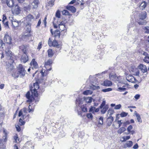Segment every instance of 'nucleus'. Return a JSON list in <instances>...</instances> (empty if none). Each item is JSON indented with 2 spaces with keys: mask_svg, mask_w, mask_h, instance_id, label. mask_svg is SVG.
Segmentation results:
<instances>
[{
  "mask_svg": "<svg viewBox=\"0 0 149 149\" xmlns=\"http://www.w3.org/2000/svg\"><path fill=\"white\" fill-rule=\"evenodd\" d=\"M26 72L24 66L20 64L17 67V70L13 71L12 75L14 78H17L19 77L22 78L24 76Z\"/></svg>",
  "mask_w": 149,
  "mask_h": 149,
  "instance_id": "f257e3e1",
  "label": "nucleus"
},
{
  "mask_svg": "<svg viewBox=\"0 0 149 149\" xmlns=\"http://www.w3.org/2000/svg\"><path fill=\"white\" fill-rule=\"evenodd\" d=\"M27 109L26 108H24L20 110L19 113V116H21L23 119H26V118H29V114L27 115L26 116V113H27Z\"/></svg>",
  "mask_w": 149,
  "mask_h": 149,
  "instance_id": "f03ea898",
  "label": "nucleus"
},
{
  "mask_svg": "<svg viewBox=\"0 0 149 149\" xmlns=\"http://www.w3.org/2000/svg\"><path fill=\"white\" fill-rule=\"evenodd\" d=\"M5 54H6V56L7 58L9 61H11V62L13 63L14 61L12 57V54L11 51L9 50L8 48H7L6 49L5 51Z\"/></svg>",
  "mask_w": 149,
  "mask_h": 149,
  "instance_id": "7ed1b4c3",
  "label": "nucleus"
},
{
  "mask_svg": "<svg viewBox=\"0 0 149 149\" xmlns=\"http://www.w3.org/2000/svg\"><path fill=\"white\" fill-rule=\"evenodd\" d=\"M125 74V75H126V79L128 81L134 83H139L138 81L132 75H127V74L126 72Z\"/></svg>",
  "mask_w": 149,
  "mask_h": 149,
  "instance_id": "20e7f679",
  "label": "nucleus"
},
{
  "mask_svg": "<svg viewBox=\"0 0 149 149\" xmlns=\"http://www.w3.org/2000/svg\"><path fill=\"white\" fill-rule=\"evenodd\" d=\"M11 62V61H9L6 65V68L8 73H10L14 68V67Z\"/></svg>",
  "mask_w": 149,
  "mask_h": 149,
  "instance_id": "39448f33",
  "label": "nucleus"
},
{
  "mask_svg": "<svg viewBox=\"0 0 149 149\" xmlns=\"http://www.w3.org/2000/svg\"><path fill=\"white\" fill-rule=\"evenodd\" d=\"M109 79L114 81H118L119 80V77H117L116 74L111 73L109 74Z\"/></svg>",
  "mask_w": 149,
  "mask_h": 149,
  "instance_id": "423d86ee",
  "label": "nucleus"
},
{
  "mask_svg": "<svg viewBox=\"0 0 149 149\" xmlns=\"http://www.w3.org/2000/svg\"><path fill=\"white\" fill-rule=\"evenodd\" d=\"M138 68L143 73L146 72L147 71V69L146 66L142 64H140L138 66Z\"/></svg>",
  "mask_w": 149,
  "mask_h": 149,
  "instance_id": "0eeeda50",
  "label": "nucleus"
},
{
  "mask_svg": "<svg viewBox=\"0 0 149 149\" xmlns=\"http://www.w3.org/2000/svg\"><path fill=\"white\" fill-rule=\"evenodd\" d=\"M28 60L29 58L26 54H23L21 58V62L25 63L28 61Z\"/></svg>",
  "mask_w": 149,
  "mask_h": 149,
  "instance_id": "6e6552de",
  "label": "nucleus"
},
{
  "mask_svg": "<svg viewBox=\"0 0 149 149\" xmlns=\"http://www.w3.org/2000/svg\"><path fill=\"white\" fill-rule=\"evenodd\" d=\"M11 38L8 35L6 34L4 38V40L6 43L10 44H12Z\"/></svg>",
  "mask_w": 149,
  "mask_h": 149,
  "instance_id": "1a4fd4ad",
  "label": "nucleus"
},
{
  "mask_svg": "<svg viewBox=\"0 0 149 149\" xmlns=\"http://www.w3.org/2000/svg\"><path fill=\"white\" fill-rule=\"evenodd\" d=\"M38 0H34L30 4V7L33 8H36L38 7Z\"/></svg>",
  "mask_w": 149,
  "mask_h": 149,
  "instance_id": "9d476101",
  "label": "nucleus"
},
{
  "mask_svg": "<svg viewBox=\"0 0 149 149\" xmlns=\"http://www.w3.org/2000/svg\"><path fill=\"white\" fill-rule=\"evenodd\" d=\"M28 46L26 45H22L19 47V49L23 52V54L26 53L28 49Z\"/></svg>",
  "mask_w": 149,
  "mask_h": 149,
  "instance_id": "9b49d317",
  "label": "nucleus"
},
{
  "mask_svg": "<svg viewBox=\"0 0 149 149\" xmlns=\"http://www.w3.org/2000/svg\"><path fill=\"white\" fill-rule=\"evenodd\" d=\"M32 36V35L30 33L26 35H23L22 36V38L23 40L27 41L29 39V38Z\"/></svg>",
  "mask_w": 149,
  "mask_h": 149,
  "instance_id": "f8f14e48",
  "label": "nucleus"
},
{
  "mask_svg": "<svg viewBox=\"0 0 149 149\" xmlns=\"http://www.w3.org/2000/svg\"><path fill=\"white\" fill-rule=\"evenodd\" d=\"M26 97L28 99V100H27V102H31L33 101V98L32 97L30 96V93L29 92H28L26 93Z\"/></svg>",
  "mask_w": 149,
  "mask_h": 149,
  "instance_id": "ddd939ff",
  "label": "nucleus"
},
{
  "mask_svg": "<svg viewBox=\"0 0 149 149\" xmlns=\"http://www.w3.org/2000/svg\"><path fill=\"white\" fill-rule=\"evenodd\" d=\"M112 84V82L108 80H106L104 81L103 85L105 86H111Z\"/></svg>",
  "mask_w": 149,
  "mask_h": 149,
  "instance_id": "4468645a",
  "label": "nucleus"
},
{
  "mask_svg": "<svg viewBox=\"0 0 149 149\" xmlns=\"http://www.w3.org/2000/svg\"><path fill=\"white\" fill-rule=\"evenodd\" d=\"M132 145V142L131 141H127L124 145L123 147L125 148H129L131 147Z\"/></svg>",
  "mask_w": 149,
  "mask_h": 149,
  "instance_id": "2eb2a0df",
  "label": "nucleus"
},
{
  "mask_svg": "<svg viewBox=\"0 0 149 149\" xmlns=\"http://www.w3.org/2000/svg\"><path fill=\"white\" fill-rule=\"evenodd\" d=\"M6 3L7 5L9 7H11L13 6V0H6Z\"/></svg>",
  "mask_w": 149,
  "mask_h": 149,
  "instance_id": "dca6fc26",
  "label": "nucleus"
},
{
  "mask_svg": "<svg viewBox=\"0 0 149 149\" xmlns=\"http://www.w3.org/2000/svg\"><path fill=\"white\" fill-rule=\"evenodd\" d=\"M146 17V13L145 11L143 12L140 14L139 17L140 19H144Z\"/></svg>",
  "mask_w": 149,
  "mask_h": 149,
  "instance_id": "f3484780",
  "label": "nucleus"
},
{
  "mask_svg": "<svg viewBox=\"0 0 149 149\" xmlns=\"http://www.w3.org/2000/svg\"><path fill=\"white\" fill-rule=\"evenodd\" d=\"M12 25L14 28L18 27L19 25L18 21L16 20V19H13L12 20Z\"/></svg>",
  "mask_w": 149,
  "mask_h": 149,
  "instance_id": "a211bd4d",
  "label": "nucleus"
},
{
  "mask_svg": "<svg viewBox=\"0 0 149 149\" xmlns=\"http://www.w3.org/2000/svg\"><path fill=\"white\" fill-rule=\"evenodd\" d=\"M66 8L68 10L71 11L72 13H74L76 11L75 8L72 6H67Z\"/></svg>",
  "mask_w": 149,
  "mask_h": 149,
  "instance_id": "6ab92c4d",
  "label": "nucleus"
},
{
  "mask_svg": "<svg viewBox=\"0 0 149 149\" xmlns=\"http://www.w3.org/2000/svg\"><path fill=\"white\" fill-rule=\"evenodd\" d=\"M20 11L19 7L17 5H16L13 9L14 12L17 14H18L20 13Z\"/></svg>",
  "mask_w": 149,
  "mask_h": 149,
  "instance_id": "aec40b11",
  "label": "nucleus"
},
{
  "mask_svg": "<svg viewBox=\"0 0 149 149\" xmlns=\"http://www.w3.org/2000/svg\"><path fill=\"white\" fill-rule=\"evenodd\" d=\"M55 0H50L48 1L46 4V6L52 7L54 5V2Z\"/></svg>",
  "mask_w": 149,
  "mask_h": 149,
  "instance_id": "412c9836",
  "label": "nucleus"
},
{
  "mask_svg": "<svg viewBox=\"0 0 149 149\" xmlns=\"http://www.w3.org/2000/svg\"><path fill=\"white\" fill-rule=\"evenodd\" d=\"M33 87L31 88V91L32 93V95H33L35 97H37L38 96V93H37V90L33 89Z\"/></svg>",
  "mask_w": 149,
  "mask_h": 149,
  "instance_id": "4be33fe9",
  "label": "nucleus"
},
{
  "mask_svg": "<svg viewBox=\"0 0 149 149\" xmlns=\"http://www.w3.org/2000/svg\"><path fill=\"white\" fill-rule=\"evenodd\" d=\"M146 6V3L145 1H143L140 5L139 6V8L141 10L144 9Z\"/></svg>",
  "mask_w": 149,
  "mask_h": 149,
  "instance_id": "5701e85b",
  "label": "nucleus"
},
{
  "mask_svg": "<svg viewBox=\"0 0 149 149\" xmlns=\"http://www.w3.org/2000/svg\"><path fill=\"white\" fill-rule=\"evenodd\" d=\"M108 108V106L107 105H106L102 108V109L101 110V113L102 114L105 113Z\"/></svg>",
  "mask_w": 149,
  "mask_h": 149,
  "instance_id": "b1692460",
  "label": "nucleus"
},
{
  "mask_svg": "<svg viewBox=\"0 0 149 149\" xmlns=\"http://www.w3.org/2000/svg\"><path fill=\"white\" fill-rule=\"evenodd\" d=\"M3 133L4 135L3 137V139L4 140V141L6 142L7 141V137L8 135L7 131L4 129L3 130Z\"/></svg>",
  "mask_w": 149,
  "mask_h": 149,
  "instance_id": "393cba45",
  "label": "nucleus"
},
{
  "mask_svg": "<svg viewBox=\"0 0 149 149\" xmlns=\"http://www.w3.org/2000/svg\"><path fill=\"white\" fill-rule=\"evenodd\" d=\"M134 114L136 117L137 119L138 122H140L141 123H142V120L141 119L140 115L139 113H138L136 111L134 112Z\"/></svg>",
  "mask_w": 149,
  "mask_h": 149,
  "instance_id": "a878e982",
  "label": "nucleus"
},
{
  "mask_svg": "<svg viewBox=\"0 0 149 149\" xmlns=\"http://www.w3.org/2000/svg\"><path fill=\"white\" fill-rule=\"evenodd\" d=\"M93 99L91 97H87L84 98V100L87 103H91L92 102Z\"/></svg>",
  "mask_w": 149,
  "mask_h": 149,
  "instance_id": "bb28decb",
  "label": "nucleus"
},
{
  "mask_svg": "<svg viewBox=\"0 0 149 149\" xmlns=\"http://www.w3.org/2000/svg\"><path fill=\"white\" fill-rule=\"evenodd\" d=\"M126 130V129L124 127H121L117 131V133L121 134Z\"/></svg>",
  "mask_w": 149,
  "mask_h": 149,
  "instance_id": "cd10ccee",
  "label": "nucleus"
},
{
  "mask_svg": "<svg viewBox=\"0 0 149 149\" xmlns=\"http://www.w3.org/2000/svg\"><path fill=\"white\" fill-rule=\"evenodd\" d=\"M87 105L85 104L81 106V108L82 111L84 112H87V108L86 106Z\"/></svg>",
  "mask_w": 149,
  "mask_h": 149,
  "instance_id": "c85d7f7f",
  "label": "nucleus"
},
{
  "mask_svg": "<svg viewBox=\"0 0 149 149\" xmlns=\"http://www.w3.org/2000/svg\"><path fill=\"white\" fill-rule=\"evenodd\" d=\"M31 64L33 65L35 68H37L38 67L37 63L35 61V59H33L31 63Z\"/></svg>",
  "mask_w": 149,
  "mask_h": 149,
  "instance_id": "c756f323",
  "label": "nucleus"
},
{
  "mask_svg": "<svg viewBox=\"0 0 149 149\" xmlns=\"http://www.w3.org/2000/svg\"><path fill=\"white\" fill-rule=\"evenodd\" d=\"M93 93V91L90 90H87L84 91L83 94L84 95H88L91 94Z\"/></svg>",
  "mask_w": 149,
  "mask_h": 149,
  "instance_id": "7c9ffc66",
  "label": "nucleus"
},
{
  "mask_svg": "<svg viewBox=\"0 0 149 149\" xmlns=\"http://www.w3.org/2000/svg\"><path fill=\"white\" fill-rule=\"evenodd\" d=\"M48 53L49 56L50 57H52L54 55L52 50L51 49H49L48 50Z\"/></svg>",
  "mask_w": 149,
  "mask_h": 149,
  "instance_id": "2f4dec72",
  "label": "nucleus"
},
{
  "mask_svg": "<svg viewBox=\"0 0 149 149\" xmlns=\"http://www.w3.org/2000/svg\"><path fill=\"white\" fill-rule=\"evenodd\" d=\"M26 31L27 33H30L31 31V27L30 25L29 24L26 26Z\"/></svg>",
  "mask_w": 149,
  "mask_h": 149,
  "instance_id": "473e14b6",
  "label": "nucleus"
},
{
  "mask_svg": "<svg viewBox=\"0 0 149 149\" xmlns=\"http://www.w3.org/2000/svg\"><path fill=\"white\" fill-rule=\"evenodd\" d=\"M60 29V30L62 31H64L66 30V28L65 25H58Z\"/></svg>",
  "mask_w": 149,
  "mask_h": 149,
  "instance_id": "72a5a7b5",
  "label": "nucleus"
},
{
  "mask_svg": "<svg viewBox=\"0 0 149 149\" xmlns=\"http://www.w3.org/2000/svg\"><path fill=\"white\" fill-rule=\"evenodd\" d=\"M143 60L144 62L147 63H149V56H145Z\"/></svg>",
  "mask_w": 149,
  "mask_h": 149,
  "instance_id": "f704fd0d",
  "label": "nucleus"
},
{
  "mask_svg": "<svg viewBox=\"0 0 149 149\" xmlns=\"http://www.w3.org/2000/svg\"><path fill=\"white\" fill-rule=\"evenodd\" d=\"M108 119H110L109 120L110 123L109 124H108V125L109 126H110L111 125L113 121V117L112 116H110L109 117Z\"/></svg>",
  "mask_w": 149,
  "mask_h": 149,
  "instance_id": "c9c22d12",
  "label": "nucleus"
},
{
  "mask_svg": "<svg viewBox=\"0 0 149 149\" xmlns=\"http://www.w3.org/2000/svg\"><path fill=\"white\" fill-rule=\"evenodd\" d=\"M112 90V89L111 88H108L106 89H103L102 90V91L105 93L111 91Z\"/></svg>",
  "mask_w": 149,
  "mask_h": 149,
  "instance_id": "e433bc0d",
  "label": "nucleus"
},
{
  "mask_svg": "<svg viewBox=\"0 0 149 149\" xmlns=\"http://www.w3.org/2000/svg\"><path fill=\"white\" fill-rule=\"evenodd\" d=\"M58 46V43L55 40L53 41L52 46L54 47H57Z\"/></svg>",
  "mask_w": 149,
  "mask_h": 149,
  "instance_id": "4c0bfd02",
  "label": "nucleus"
},
{
  "mask_svg": "<svg viewBox=\"0 0 149 149\" xmlns=\"http://www.w3.org/2000/svg\"><path fill=\"white\" fill-rule=\"evenodd\" d=\"M52 63V60L51 59H49L47 62L45 63V65H50Z\"/></svg>",
  "mask_w": 149,
  "mask_h": 149,
  "instance_id": "58836bf2",
  "label": "nucleus"
},
{
  "mask_svg": "<svg viewBox=\"0 0 149 149\" xmlns=\"http://www.w3.org/2000/svg\"><path fill=\"white\" fill-rule=\"evenodd\" d=\"M125 87L124 86H123V87H119L118 88V89H117V91H119L120 92H122V91H125L126 89L124 88L123 87Z\"/></svg>",
  "mask_w": 149,
  "mask_h": 149,
  "instance_id": "ea45409f",
  "label": "nucleus"
},
{
  "mask_svg": "<svg viewBox=\"0 0 149 149\" xmlns=\"http://www.w3.org/2000/svg\"><path fill=\"white\" fill-rule=\"evenodd\" d=\"M62 14L63 15H69V13L68 10H64L62 11Z\"/></svg>",
  "mask_w": 149,
  "mask_h": 149,
  "instance_id": "a19ab883",
  "label": "nucleus"
},
{
  "mask_svg": "<svg viewBox=\"0 0 149 149\" xmlns=\"http://www.w3.org/2000/svg\"><path fill=\"white\" fill-rule=\"evenodd\" d=\"M33 86L34 88L33 89L37 90L39 88V86L38 85V84L37 82H36L33 84Z\"/></svg>",
  "mask_w": 149,
  "mask_h": 149,
  "instance_id": "79ce46f5",
  "label": "nucleus"
},
{
  "mask_svg": "<svg viewBox=\"0 0 149 149\" xmlns=\"http://www.w3.org/2000/svg\"><path fill=\"white\" fill-rule=\"evenodd\" d=\"M95 109V107L91 106V107L89 109V112H91L92 113H94V111Z\"/></svg>",
  "mask_w": 149,
  "mask_h": 149,
  "instance_id": "37998d69",
  "label": "nucleus"
},
{
  "mask_svg": "<svg viewBox=\"0 0 149 149\" xmlns=\"http://www.w3.org/2000/svg\"><path fill=\"white\" fill-rule=\"evenodd\" d=\"M113 111L110 109H109L107 111V116H108V115L109 116H111L113 114Z\"/></svg>",
  "mask_w": 149,
  "mask_h": 149,
  "instance_id": "c03bdc74",
  "label": "nucleus"
},
{
  "mask_svg": "<svg viewBox=\"0 0 149 149\" xmlns=\"http://www.w3.org/2000/svg\"><path fill=\"white\" fill-rule=\"evenodd\" d=\"M99 124H100L101 125H102L103 124V117L101 116L99 118Z\"/></svg>",
  "mask_w": 149,
  "mask_h": 149,
  "instance_id": "a18cd8bd",
  "label": "nucleus"
},
{
  "mask_svg": "<svg viewBox=\"0 0 149 149\" xmlns=\"http://www.w3.org/2000/svg\"><path fill=\"white\" fill-rule=\"evenodd\" d=\"M19 124L20 125H21V126L23 125L24 124H25L24 122L22 120V119H21V118H20L19 119Z\"/></svg>",
  "mask_w": 149,
  "mask_h": 149,
  "instance_id": "49530a36",
  "label": "nucleus"
},
{
  "mask_svg": "<svg viewBox=\"0 0 149 149\" xmlns=\"http://www.w3.org/2000/svg\"><path fill=\"white\" fill-rule=\"evenodd\" d=\"M138 22L139 24H146V21L143 19H141V21H139Z\"/></svg>",
  "mask_w": 149,
  "mask_h": 149,
  "instance_id": "de8ad7c7",
  "label": "nucleus"
},
{
  "mask_svg": "<svg viewBox=\"0 0 149 149\" xmlns=\"http://www.w3.org/2000/svg\"><path fill=\"white\" fill-rule=\"evenodd\" d=\"M87 117L89 118L92 119L93 117L92 114L91 113H88L86 114Z\"/></svg>",
  "mask_w": 149,
  "mask_h": 149,
  "instance_id": "09e8293b",
  "label": "nucleus"
},
{
  "mask_svg": "<svg viewBox=\"0 0 149 149\" xmlns=\"http://www.w3.org/2000/svg\"><path fill=\"white\" fill-rule=\"evenodd\" d=\"M122 138L123 139V141H125L126 140H128L130 138V136H124Z\"/></svg>",
  "mask_w": 149,
  "mask_h": 149,
  "instance_id": "8fccbe9b",
  "label": "nucleus"
},
{
  "mask_svg": "<svg viewBox=\"0 0 149 149\" xmlns=\"http://www.w3.org/2000/svg\"><path fill=\"white\" fill-rule=\"evenodd\" d=\"M97 87H98V86H96V85L93 84L90 87V89H93V90H95Z\"/></svg>",
  "mask_w": 149,
  "mask_h": 149,
  "instance_id": "3c124183",
  "label": "nucleus"
},
{
  "mask_svg": "<svg viewBox=\"0 0 149 149\" xmlns=\"http://www.w3.org/2000/svg\"><path fill=\"white\" fill-rule=\"evenodd\" d=\"M105 101H103L100 106V108L101 109H102L103 107L105 106Z\"/></svg>",
  "mask_w": 149,
  "mask_h": 149,
  "instance_id": "603ef678",
  "label": "nucleus"
},
{
  "mask_svg": "<svg viewBox=\"0 0 149 149\" xmlns=\"http://www.w3.org/2000/svg\"><path fill=\"white\" fill-rule=\"evenodd\" d=\"M121 107V105L120 104H119L118 105H116L114 109H115L117 110V109H120Z\"/></svg>",
  "mask_w": 149,
  "mask_h": 149,
  "instance_id": "864d4df0",
  "label": "nucleus"
},
{
  "mask_svg": "<svg viewBox=\"0 0 149 149\" xmlns=\"http://www.w3.org/2000/svg\"><path fill=\"white\" fill-rule=\"evenodd\" d=\"M144 29L145 30V33H149V26L145 27Z\"/></svg>",
  "mask_w": 149,
  "mask_h": 149,
  "instance_id": "5fc2aeb1",
  "label": "nucleus"
},
{
  "mask_svg": "<svg viewBox=\"0 0 149 149\" xmlns=\"http://www.w3.org/2000/svg\"><path fill=\"white\" fill-rule=\"evenodd\" d=\"M127 114V113H125V112H122L120 114V115L121 117H124L126 116Z\"/></svg>",
  "mask_w": 149,
  "mask_h": 149,
  "instance_id": "6e6d98bb",
  "label": "nucleus"
},
{
  "mask_svg": "<svg viewBox=\"0 0 149 149\" xmlns=\"http://www.w3.org/2000/svg\"><path fill=\"white\" fill-rule=\"evenodd\" d=\"M133 127L132 125H130L127 128V131L129 132V133L130 132L131 130L132 129Z\"/></svg>",
  "mask_w": 149,
  "mask_h": 149,
  "instance_id": "4d7b16f0",
  "label": "nucleus"
},
{
  "mask_svg": "<svg viewBox=\"0 0 149 149\" xmlns=\"http://www.w3.org/2000/svg\"><path fill=\"white\" fill-rule=\"evenodd\" d=\"M56 17H58V18H59L60 17V12L58 10L56 13Z\"/></svg>",
  "mask_w": 149,
  "mask_h": 149,
  "instance_id": "13d9d810",
  "label": "nucleus"
},
{
  "mask_svg": "<svg viewBox=\"0 0 149 149\" xmlns=\"http://www.w3.org/2000/svg\"><path fill=\"white\" fill-rule=\"evenodd\" d=\"M53 43V41L52 42L50 38H49L48 41V44L49 46H52V44Z\"/></svg>",
  "mask_w": 149,
  "mask_h": 149,
  "instance_id": "bf43d9fd",
  "label": "nucleus"
},
{
  "mask_svg": "<svg viewBox=\"0 0 149 149\" xmlns=\"http://www.w3.org/2000/svg\"><path fill=\"white\" fill-rule=\"evenodd\" d=\"M3 17L2 18V22L3 23H4L5 21L7 19L6 17V15L3 14Z\"/></svg>",
  "mask_w": 149,
  "mask_h": 149,
  "instance_id": "052dcab7",
  "label": "nucleus"
},
{
  "mask_svg": "<svg viewBox=\"0 0 149 149\" xmlns=\"http://www.w3.org/2000/svg\"><path fill=\"white\" fill-rule=\"evenodd\" d=\"M4 45V44L3 42L0 39V47L3 48V46Z\"/></svg>",
  "mask_w": 149,
  "mask_h": 149,
  "instance_id": "680f3d73",
  "label": "nucleus"
},
{
  "mask_svg": "<svg viewBox=\"0 0 149 149\" xmlns=\"http://www.w3.org/2000/svg\"><path fill=\"white\" fill-rule=\"evenodd\" d=\"M4 24V26L6 28H8L9 26L8 24V21L6 22H4V23H3Z\"/></svg>",
  "mask_w": 149,
  "mask_h": 149,
  "instance_id": "e2e57ef3",
  "label": "nucleus"
},
{
  "mask_svg": "<svg viewBox=\"0 0 149 149\" xmlns=\"http://www.w3.org/2000/svg\"><path fill=\"white\" fill-rule=\"evenodd\" d=\"M123 123L121 122V120H119L117 121V123L118 124V127H120Z\"/></svg>",
  "mask_w": 149,
  "mask_h": 149,
  "instance_id": "0e129e2a",
  "label": "nucleus"
},
{
  "mask_svg": "<svg viewBox=\"0 0 149 149\" xmlns=\"http://www.w3.org/2000/svg\"><path fill=\"white\" fill-rule=\"evenodd\" d=\"M140 96L139 94H136L134 96V97L136 100H137L139 98Z\"/></svg>",
  "mask_w": 149,
  "mask_h": 149,
  "instance_id": "69168bd1",
  "label": "nucleus"
},
{
  "mask_svg": "<svg viewBox=\"0 0 149 149\" xmlns=\"http://www.w3.org/2000/svg\"><path fill=\"white\" fill-rule=\"evenodd\" d=\"M30 107H31V106L30 105H29V113L31 111H33L34 110L33 109L30 108Z\"/></svg>",
  "mask_w": 149,
  "mask_h": 149,
  "instance_id": "338daca9",
  "label": "nucleus"
},
{
  "mask_svg": "<svg viewBox=\"0 0 149 149\" xmlns=\"http://www.w3.org/2000/svg\"><path fill=\"white\" fill-rule=\"evenodd\" d=\"M16 129L19 132L20 131L21 129L19 126L18 125H17L16 126Z\"/></svg>",
  "mask_w": 149,
  "mask_h": 149,
  "instance_id": "774afa93",
  "label": "nucleus"
}]
</instances>
